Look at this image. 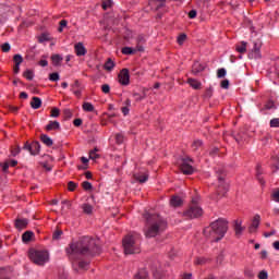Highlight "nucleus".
<instances>
[{
  "label": "nucleus",
  "instance_id": "f257e3e1",
  "mask_svg": "<svg viewBox=\"0 0 279 279\" xmlns=\"http://www.w3.org/2000/svg\"><path fill=\"white\" fill-rule=\"evenodd\" d=\"M99 245H97V240L88 236L82 238L78 242L70 244L65 252L70 258L75 256V254H81L82 256H95L99 254Z\"/></svg>",
  "mask_w": 279,
  "mask_h": 279
},
{
  "label": "nucleus",
  "instance_id": "f03ea898",
  "mask_svg": "<svg viewBox=\"0 0 279 279\" xmlns=\"http://www.w3.org/2000/svg\"><path fill=\"white\" fill-rule=\"evenodd\" d=\"M144 217L146 218L144 232L147 239H154V236H158V234H162L167 230V220L160 217V215H149L146 213Z\"/></svg>",
  "mask_w": 279,
  "mask_h": 279
},
{
  "label": "nucleus",
  "instance_id": "7ed1b4c3",
  "mask_svg": "<svg viewBox=\"0 0 279 279\" xmlns=\"http://www.w3.org/2000/svg\"><path fill=\"white\" fill-rule=\"evenodd\" d=\"M226 232H228V220L219 218L211 222L209 227H206L203 234L206 239L218 243V241H221L226 236Z\"/></svg>",
  "mask_w": 279,
  "mask_h": 279
},
{
  "label": "nucleus",
  "instance_id": "20e7f679",
  "mask_svg": "<svg viewBox=\"0 0 279 279\" xmlns=\"http://www.w3.org/2000/svg\"><path fill=\"white\" fill-rule=\"evenodd\" d=\"M28 257L29 260L34 263V265H38V267H44V265H47V262L49 260V252L32 248L28 251Z\"/></svg>",
  "mask_w": 279,
  "mask_h": 279
},
{
  "label": "nucleus",
  "instance_id": "39448f33",
  "mask_svg": "<svg viewBox=\"0 0 279 279\" xmlns=\"http://www.w3.org/2000/svg\"><path fill=\"white\" fill-rule=\"evenodd\" d=\"M122 245L126 256L130 254H141V245L136 242L134 235H126L122 240Z\"/></svg>",
  "mask_w": 279,
  "mask_h": 279
},
{
  "label": "nucleus",
  "instance_id": "423d86ee",
  "mask_svg": "<svg viewBox=\"0 0 279 279\" xmlns=\"http://www.w3.org/2000/svg\"><path fill=\"white\" fill-rule=\"evenodd\" d=\"M203 215L204 209H202L199 205H190L189 208L183 211V217L185 219H199Z\"/></svg>",
  "mask_w": 279,
  "mask_h": 279
},
{
  "label": "nucleus",
  "instance_id": "0eeeda50",
  "mask_svg": "<svg viewBox=\"0 0 279 279\" xmlns=\"http://www.w3.org/2000/svg\"><path fill=\"white\" fill-rule=\"evenodd\" d=\"M180 169L185 175H193V173H195V168H193V159L183 158L181 160Z\"/></svg>",
  "mask_w": 279,
  "mask_h": 279
},
{
  "label": "nucleus",
  "instance_id": "6e6552de",
  "mask_svg": "<svg viewBox=\"0 0 279 279\" xmlns=\"http://www.w3.org/2000/svg\"><path fill=\"white\" fill-rule=\"evenodd\" d=\"M263 47V43L260 40L254 41V47L248 53L250 60H260V48Z\"/></svg>",
  "mask_w": 279,
  "mask_h": 279
},
{
  "label": "nucleus",
  "instance_id": "1a4fd4ad",
  "mask_svg": "<svg viewBox=\"0 0 279 279\" xmlns=\"http://www.w3.org/2000/svg\"><path fill=\"white\" fill-rule=\"evenodd\" d=\"M216 173L218 174V182H219L218 191H220V192L222 191L223 193H226L229 189L228 183H226L223 181V178L226 177V170L218 169V170H216Z\"/></svg>",
  "mask_w": 279,
  "mask_h": 279
},
{
  "label": "nucleus",
  "instance_id": "9d476101",
  "mask_svg": "<svg viewBox=\"0 0 279 279\" xmlns=\"http://www.w3.org/2000/svg\"><path fill=\"white\" fill-rule=\"evenodd\" d=\"M118 82L121 86H130V70L122 69L118 75Z\"/></svg>",
  "mask_w": 279,
  "mask_h": 279
},
{
  "label": "nucleus",
  "instance_id": "9b49d317",
  "mask_svg": "<svg viewBox=\"0 0 279 279\" xmlns=\"http://www.w3.org/2000/svg\"><path fill=\"white\" fill-rule=\"evenodd\" d=\"M258 226H260V215H255L251 226L248 227V232H256V230H258Z\"/></svg>",
  "mask_w": 279,
  "mask_h": 279
},
{
  "label": "nucleus",
  "instance_id": "f8f14e48",
  "mask_svg": "<svg viewBox=\"0 0 279 279\" xmlns=\"http://www.w3.org/2000/svg\"><path fill=\"white\" fill-rule=\"evenodd\" d=\"M74 51L78 57L86 56V53H88V50H86V47L84 46L83 43L75 44Z\"/></svg>",
  "mask_w": 279,
  "mask_h": 279
},
{
  "label": "nucleus",
  "instance_id": "ddd939ff",
  "mask_svg": "<svg viewBox=\"0 0 279 279\" xmlns=\"http://www.w3.org/2000/svg\"><path fill=\"white\" fill-rule=\"evenodd\" d=\"M89 263L88 262H84V260H82V262H78L77 264H73V267H74V269L77 271V272H80V271H86V270H88V267H89Z\"/></svg>",
  "mask_w": 279,
  "mask_h": 279
},
{
  "label": "nucleus",
  "instance_id": "4468645a",
  "mask_svg": "<svg viewBox=\"0 0 279 279\" xmlns=\"http://www.w3.org/2000/svg\"><path fill=\"white\" fill-rule=\"evenodd\" d=\"M29 223V220L23 218H19L15 220V228L16 230H25V228H27V225Z\"/></svg>",
  "mask_w": 279,
  "mask_h": 279
},
{
  "label": "nucleus",
  "instance_id": "2eb2a0df",
  "mask_svg": "<svg viewBox=\"0 0 279 279\" xmlns=\"http://www.w3.org/2000/svg\"><path fill=\"white\" fill-rule=\"evenodd\" d=\"M187 83L194 90H201L202 89V82L195 80V78H187Z\"/></svg>",
  "mask_w": 279,
  "mask_h": 279
},
{
  "label": "nucleus",
  "instance_id": "dca6fc26",
  "mask_svg": "<svg viewBox=\"0 0 279 279\" xmlns=\"http://www.w3.org/2000/svg\"><path fill=\"white\" fill-rule=\"evenodd\" d=\"M133 279H149V272L146 269H140L133 277Z\"/></svg>",
  "mask_w": 279,
  "mask_h": 279
},
{
  "label": "nucleus",
  "instance_id": "f3484780",
  "mask_svg": "<svg viewBox=\"0 0 279 279\" xmlns=\"http://www.w3.org/2000/svg\"><path fill=\"white\" fill-rule=\"evenodd\" d=\"M53 130H60V122L49 121V123L46 125V131L51 132Z\"/></svg>",
  "mask_w": 279,
  "mask_h": 279
},
{
  "label": "nucleus",
  "instance_id": "a211bd4d",
  "mask_svg": "<svg viewBox=\"0 0 279 279\" xmlns=\"http://www.w3.org/2000/svg\"><path fill=\"white\" fill-rule=\"evenodd\" d=\"M43 106V100L39 97H33V100L31 101V107L33 110H38Z\"/></svg>",
  "mask_w": 279,
  "mask_h": 279
},
{
  "label": "nucleus",
  "instance_id": "6ab92c4d",
  "mask_svg": "<svg viewBox=\"0 0 279 279\" xmlns=\"http://www.w3.org/2000/svg\"><path fill=\"white\" fill-rule=\"evenodd\" d=\"M170 206H172V208H179V206H182V198L180 196H173L170 199Z\"/></svg>",
  "mask_w": 279,
  "mask_h": 279
},
{
  "label": "nucleus",
  "instance_id": "aec40b11",
  "mask_svg": "<svg viewBox=\"0 0 279 279\" xmlns=\"http://www.w3.org/2000/svg\"><path fill=\"white\" fill-rule=\"evenodd\" d=\"M51 60H52L53 66H60L64 58H62V56L60 54H52Z\"/></svg>",
  "mask_w": 279,
  "mask_h": 279
},
{
  "label": "nucleus",
  "instance_id": "412c9836",
  "mask_svg": "<svg viewBox=\"0 0 279 279\" xmlns=\"http://www.w3.org/2000/svg\"><path fill=\"white\" fill-rule=\"evenodd\" d=\"M234 230H235V235L241 236L243 234V230H245V228H243L241 221L235 220Z\"/></svg>",
  "mask_w": 279,
  "mask_h": 279
},
{
  "label": "nucleus",
  "instance_id": "4be33fe9",
  "mask_svg": "<svg viewBox=\"0 0 279 279\" xmlns=\"http://www.w3.org/2000/svg\"><path fill=\"white\" fill-rule=\"evenodd\" d=\"M135 180L140 182L141 184H145L147 180H149V174L148 173H143V174H135Z\"/></svg>",
  "mask_w": 279,
  "mask_h": 279
},
{
  "label": "nucleus",
  "instance_id": "5701e85b",
  "mask_svg": "<svg viewBox=\"0 0 279 279\" xmlns=\"http://www.w3.org/2000/svg\"><path fill=\"white\" fill-rule=\"evenodd\" d=\"M40 154V143L33 142L32 143V156H38Z\"/></svg>",
  "mask_w": 279,
  "mask_h": 279
},
{
  "label": "nucleus",
  "instance_id": "b1692460",
  "mask_svg": "<svg viewBox=\"0 0 279 279\" xmlns=\"http://www.w3.org/2000/svg\"><path fill=\"white\" fill-rule=\"evenodd\" d=\"M40 141L41 143H44V145H46L47 147H51V145H53V140H51V137H49L46 134H43L40 136Z\"/></svg>",
  "mask_w": 279,
  "mask_h": 279
},
{
  "label": "nucleus",
  "instance_id": "393cba45",
  "mask_svg": "<svg viewBox=\"0 0 279 279\" xmlns=\"http://www.w3.org/2000/svg\"><path fill=\"white\" fill-rule=\"evenodd\" d=\"M202 71H204V65H202V63L199 62H195L192 66V73H194V75H197V73H202Z\"/></svg>",
  "mask_w": 279,
  "mask_h": 279
},
{
  "label": "nucleus",
  "instance_id": "a878e982",
  "mask_svg": "<svg viewBox=\"0 0 279 279\" xmlns=\"http://www.w3.org/2000/svg\"><path fill=\"white\" fill-rule=\"evenodd\" d=\"M235 50L238 51V53H246L247 52V43L242 41L241 45H238L235 47Z\"/></svg>",
  "mask_w": 279,
  "mask_h": 279
},
{
  "label": "nucleus",
  "instance_id": "bb28decb",
  "mask_svg": "<svg viewBox=\"0 0 279 279\" xmlns=\"http://www.w3.org/2000/svg\"><path fill=\"white\" fill-rule=\"evenodd\" d=\"M83 213L85 215H90L93 213V205L88 204V203H84L82 206H81Z\"/></svg>",
  "mask_w": 279,
  "mask_h": 279
},
{
  "label": "nucleus",
  "instance_id": "cd10ccee",
  "mask_svg": "<svg viewBox=\"0 0 279 279\" xmlns=\"http://www.w3.org/2000/svg\"><path fill=\"white\" fill-rule=\"evenodd\" d=\"M32 236H34V232H32V231H26V232H24L23 235H22V241H23L24 243H28V241H32Z\"/></svg>",
  "mask_w": 279,
  "mask_h": 279
},
{
  "label": "nucleus",
  "instance_id": "c85d7f7f",
  "mask_svg": "<svg viewBox=\"0 0 279 279\" xmlns=\"http://www.w3.org/2000/svg\"><path fill=\"white\" fill-rule=\"evenodd\" d=\"M83 110L84 112H95V106H93L90 102H84Z\"/></svg>",
  "mask_w": 279,
  "mask_h": 279
},
{
  "label": "nucleus",
  "instance_id": "c756f323",
  "mask_svg": "<svg viewBox=\"0 0 279 279\" xmlns=\"http://www.w3.org/2000/svg\"><path fill=\"white\" fill-rule=\"evenodd\" d=\"M112 69H114V61H112V59L109 58L105 63V70L112 71Z\"/></svg>",
  "mask_w": 279,
  "mask_h": 279
},
{
  "label": "nucleus",
  "instance_id": "7c9ffc66",
  "mask_svg": "<svg viewBox=\"0 0 279 279\" xmlns=\"http://www.w3.org/2000/svg\"><path fill=\"white\" fill-rule=\"evenodd\" d=\"M23 77H25L26 80H28V82H32V80H34V71L32 70H26L23 73Z\"/></svg>",
  "mask_w": 279,
  "mask_h": 279
},
{
  "label": "nucleus",
  "instance_id": "2f4dec72",
  "mask_svg": "<svg viewBox=\"0 0 279 279\" xmlns=\"http://www.w3.org/2000/svg\"><path fill=\"white\" fill-rule=\"evenodd\" d=\"M122 53L124 56H132V54L136 53V50L132 49L131 47H124V48H122Z\"/></svg>",
  "mask_w": 279,
  "mask_h": 279
},
{
  "label": "nucleus",
  "instance_id": "473e14b6",
  "mask_svg": "<svg viewBox=\"0 0 279 279\" xmlns=\"http://www.w3.org/2000/svg\"><path fill=\"white\" fill-rule=\"evenodd\" d=\"M133 97L135 101H143L147 97V94L143 93L142 95L138 93H133Z\"/></svg>",
  "mask_w": 279,
  "mask_h": 279
},
{
  "label": "nucleus",
  "instance_id": "72a5a7b5",
  "mask_svg": "<svg viewBox=\"0 0 279 279\" xmlns=\"http://www.w3.org/2000/svg\"><path fill=\"white\" fill-rule=\"evenodd\" d=\"M59 28H58V32L60 34H62V32L64 31V27H66V25H69V22L66 20H61L60 23H59Z\"/></svg>",
  "mask_w": 279,
  "mask_h": 279
},
{
  "label": "nucleus",
  "instance_id": "f704fd0d",
  "mask_svg": "<svg viewBox=\"0 0 279 279\" xmlns=\"http://www.w3.org/2000/svg\"><path fill=\"white\" fill-rule=\"evenodd\" d=\"M202 145H204V143L199 140H196L193 142L192 147L194 151H197V149H199V147H202Z\"/></svg>",
  "mask_w": 279,
  "mask_h": 279
},
{
  "label": "nucleus",
  "instance_id": "c9c22d12",
  "mask_svg": "<svg viewBox=\"0 0 279 279\" xmlns=\"http://www.w3.org/2000/svg\"><path fill=\"white\" fill-rule=\"evenodd\" d=\"M50 82H59L60 81V74L58 72L51 73L49 75Z\"/></svg>",
  "mask_w": 279,
  "mask_h": 279
},
{
  "label": "nucleus",
  "instance_id": "e433bc0d",
  "mask_svg": "<svg viewBox=\"0 0 279 279\" xmlns=\"http://www.w3.org/2000/svg\"><path fill=\"white\" fill-rule=\"evenodd\" d=\"M98 149L95 148L94 150L89 151V158L90 160H97V158H99V155L97 154Z\"/></svg>",
  "mask_w": 279,
  "mask_h": 279
},
{
  "label": "nucleus",
  "instance_id": "4c0bfd02",
  "mask_svg": "<svg viewBox=\"0 0 279 279\" xmlns=\"http://www.w3.org/2000/svg\"><path fill=\"white\" fill-rule=\"evenodd\" d=\"M82 186H83L84 191H92L93 190V184L88 181H84L82 183Z\"/></svg>",
  "mask_w": 279,
  "mask_h": 279
},
{
  "label": "nucleus",
  "instance_id": "58836bf2",
  "mask_svg": "<svg viewBox=\"0 0 279 279\" xmlns=\"http://www.w3.org/2000/svg\"><path fill=\"white\" fill-rule=\"evenodd\" d=\"M50 117H52V119H58V117H60V109L56 107L52 108Z\"/></svg>",
  "mask_w": 279,
  "mask_h": 279
},
{
  "label": "nucleus",
  "instance_id": "ea45409f",
  "mask_svg": "<svg viewBox=\"0 0 279 279\" xmlns=\"http://www.w3.org/2000/svg\"><path fill=\"white\" fill-rule=\"evenodd\" d=\"M13 61L15 62V64H23V56L14 54Z\"/></svg>",
  "mask_w": 279,
  "mask_h": 279
},
{
  "label": "nucleus",
  "instance_id": "a19ab883",
  "mask_svg": "<svg viewBox=\"0 0 279 279\" xmlns=\"http://www.w3.org/2000/svg\"><path fill=\"white\" fill-rule=\"evenodd\" d=\"M62 234H63L62 230H57V231L53 232L52 239L54 241H58L62 236Z\"/></svg>",
  "mask_w": 279,
  "mask_h": 279
},
{
  "label": "nucleus",
  "instance_id": "79ce46f5",
  "mask_svg": "<svg viewBox=\"0 0 279 279\" xmlns=\"http://www.w3.org/2000/svg\"><path fill=\"white\" fill-rule=\"evenodd\" d=\"M80 88H82V84H80V81H74V83L71 85V90H77Z\"/></svg>",
  "mask_w": 279,
  "mask_h": 279
},
{
  "label": "nucleus",
  "instance_id": "37998d69",
  "mask_svg": "<svg viewBox=\"0 0 279 279\" xmlns=\"http://www.w3.org/2000/svg\"><path fill=\"white\" fill-rule=\"evenodd\" d=\"M75 189H77V183H75V182H73V181H70V182L68 183V191L73 192V191H75Z\"/></svg>",
  "mask_w": 279,
  "mask_h": 279
},
{
  "label": "nucleus",
  "instance_id": "c03bdc74",
  "mask_svg": "<svg viewBox=\"0 0 279 279\" xmlns=\"http://www.w3.org/2000/svg\"><path fill=\"white\" fill-rule=\"evenodd\" d=\"M270 128H279V118H274L270 120Z\"/></svg>",
  "mask_w": 279,
  "mask_h": 279
},
{
  "label": "nucleus",
  "instance_id": "a18cd8bd",
  "mask_svg": "<svg viewBox=\"0 0 279 279\" xmlns=\"http://www.w3.org/2000/svg\"><path fill=\"white\" fill-rule=\"evenodd\" d=\"M225 75H227L226 69H223V68L218 69V71H217V77L221 78V77H223Z\"/></svg>",
  "mask_w": 279,
  "mask_h": 279
},
{
  "label": "nucleus",
  "instance_id": "49530a36",
  "mask_svg": "<svg viewBox=\"0 0 279 279\" xmlns=\"http://www.w3.org/2000/svg\"><path fill=\"white\" fill-rule=\"evenodd\" d=\"M110 5H112V0H106L102 2L101 8L104 10H108V8H110Z\"/></svg>",
  "mask_w": 279,
  "mask_h": 279
},
{
  "label": "nucleus",
  "instance_id": "de8ad7c7",
  "mask_svg": "<svg viewBox=\"0 0 279 279\" xmlns=\"http://www.w3.org/2000/svg\"><path fill=\"white\" fill-rule=\"evenodd\" d=\"M220 86H221V88L228 89V88L230 87V81L223 80V81L220 83Z\"/></svg>",
  "mask_w": 279,
  "mask_h": 279
},
{
  "label": "nucleus",
  "instance_id": "09e8293b",
  "mask_svg": "<svg viewBox=\"0 0 279 279\" xmlns=\"http://www.w3.org/2000/svg\"><path fill=\"white\" fill-rule=\"evenodd\" d=\"M101 90H102V93H105V95H108V93H110V85L104 84L101 86Z\"/></svg>",
  "mask_w": 279,
  "mask_h": 279
},
{
  "label": "nucleus",
  "instance_id": "8fccbe9b",
  "mask_svg": "<svg viewBox=\"0 0 279 279\" xmlns=\"http://www.w3.org/2000/svg\"><path fill=\"white\" fill-rule=\"evenodd\" d=\"M1 49L4 53H8V51H10L11 49V46L8 44V43H4L2 46H1Z\"/></svg>",
  "mask_w": 279,
  "mask_h": 279
},
{
  "label": "nucleus",
  "instance_id": "3c124183",
  "mask_svg": "<svg viewBox=\"0 0 279 279\" xmlns=\"http://www.w3.org/2000/svg\"><path fill=\"white\" fill-rule=\"evenodd\" d=\"M123 140H124V137H123V135H122L121 133H118V134L116 135V141H117V143H118L119 145H121V143H123Z\"/></svg>",
  "mask_w": 279,
  "mask_h": 279
},
{
  "label": "nucleus",
  "instance_id": "603ef678",
  "mask_svg": "<svg viewBox=\"0 0 279 279\" xmlns=\"http://www.w3.org/2000/svg\"><path fill=\"white\" fill-rule=\"evenodd\" d=\"M184 40H186V34H182L178 37V43L180 45H184Z\"/></svg>",
  "mask_w": 279,
  "mask_h": 279
},
{
  "label": "nucleus",
  "instance_id": "864d4df0",
  "mask_svg": "<svg viewBox=\"0 0 279 279\" xmlns=\"http://www.w3.org/2000/svg\"><path fill=\"white\" fill-rule=\"evenodd\" d=\"M23 149H25L26 151H29V154L32 156V144H29V142H26L24 144Z\"/></svg>",
  "mask_w": 279,
  "mask_h": 279
},
{
  "label": "nucleus",
  "instance_id": "5fc2aeb1",
  "mask_svg": "<svg viewBox=\"0 0 279 279\" xmlns=\"http://www.w3.org/2000/svg\"><path fill=\"white\" fill-rule=\"evenodd\" d=\"M72 93H73V95H75V97H77V98H81V97H82V88L73 89Z\"/></svg>",
  "mask_w": 279,
  "mask_h": 279
},
{
  "label": "nucleus",
  "instance_id": "6e6d98bb",
  "mask_svg": "<svg viewBox=\"0 0 279 279\" xmlns=\"http://www.w3.org/2000/svg\"><path fill=\"white\" fill-rule=\"evenodd\" d=\"M262 173L263 172L260 171V166H257L258 180H259L260 184H265V181L260 178Z\"/></svg>",
  "mask_w": 279,
  "mask_h": 279
},
{
  "label": "nucleus",
  "instance_id": "4d7b16f0",
  "mask_svg": "<svg viewBox=\"0 0 279 279\" xmlns=\"http://www.w3.org/2000/svg\"><path fill=\"white\" fill-rule=\"evenodd\" d=\"M267 278H268L267 271L262 270V271L258 274V279H267Z\"/></svg>",
  "mask_w": 279,
  "mask_h": 279
},
{
  "label": "nucleus",
  "instance_id": "13d9d810",
  "mask_svg": "<svg viewBox=\"0 0 279 279\" xmlns=\"http://www.w3.org/2000/svg\"><path fill=\"white\" fill-rule=\"evenodd\" d=\"M197 16V11L196 10H191L189 12V19H195Z\"/></svg>",
  "mask_w": 279,
  "mask_h": 279
},
{
  "label": "nucleus",
  "instance_id": "bf43d9fd",
  "mask_svg": "<svg viewBox=\"0 0 279 279\" xmlns=\"http://www.w3.org/2000/svg\"><path fill=\"white\" fill-rule=\"evenodd\" d=\"M274 234H276V230H271L270 232H265V233H264V236H265L266 239H269V236H274Z\"/></svg>",
  "mask_w": 279,
  "mask_h": 279
},
{
  "label": "nucleus",
  "instance_id": "052dcab7",
  "mask_svg": "<svg viewBox=\"0 0 279 279\" xmlns=\"http://www.w3.org/2000/svg\"><path fill=\"white\" fill-rule=\"evenodd\" d=\"M122 113L124 114V117H128V114H130V107H122Z\"/></svg>",
  "mask_w": 279,
  "mask_h": 279
},
{
  "label": "nucleus",
  "instance_id": "680f3d73",
  "mask_svg": "<svg viewBox=\"0 0 279 279\" xmlns=\"http://www.w3.org/2000/svg\"><path fill=\"white\" fill-rule=\"evenodd\" d=\"M205 97H207L208 99H210V97H213V89H211V87H209V88L206 90Z\"/></svg>",
  "mask_w": 279,
  "mask_h": 279
},
{
  "label": "nucleus",
  "instance_id": "e2e57ef3",
  "mask_svg": "<svg viewBox=\"0 0 279 279\" xmlns=\"http://www.w3.org/2000/svg\"><path fill=\"white\" fill-rule=\"evenodd\" d=\"M21 154V146H16V148L12 151V156H19Z\"/></svg>",
  "mask_w": 279,
  "mask_h": 279
},
{
  "label": "nucleus",
  "instance_id": "0e129e2a",
  "mask_svg": "<svg viewBox=\"0 0 279 279\" xmlns=\"http://www.w3.org/2000/svg\"><path fill=\"white\" fill-rule=\"evenodd\" d=\"M73 124L75 125V128H80V125H82V119H75L74 121H73Z\"/></svg>",
  "mask_w": 279,
  "mask_h": 279
},
{
  "label": "nucleus",
  "instance_id": "69168bd1",
  "mask_svg": "<svg viewBox=\"0 0 279 279\" xmlns=\"http://www.w3.org/2000/svg\"><path fill=\"white\" fill-rule=\"evenodd\" d=\"M8 169H10V163L9 162H4L2 165V171L5 173L8 171Z\"/></svg>",
  "mask_w": 279,
  "mask_h": 279
},
{
  "label": "nucleus",
  "instance_id": "338daca9",
  "mask_svg": "<svg viewBox=\"0 0 279 279\" xmlns=\"http://www.w3.org/2000/svg\"><path fill=\"white\" fill-rule=\"evenodd\" d=\"M272 247H274V250H276L277 252H279V241H275V242L272 243Z\"/></svg>",
  "mask_w": 279,
  "mask_h": 279
},
{
  "label": "nucleus",
  "instance_id": "774afa93",
  "mask_svg": "<svg viewBox=\"0 0 279 279\" xmlns=\"http://www.w3.org/2000/svg\"><path fill=\"white\" fill-rule=\"evenodd\" d=\"M272 171H279V163H274L272 165Z\"/></svg>",
  "mask_w": 279,
  "mask_h": 279
}]
</instances>
